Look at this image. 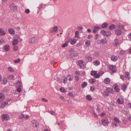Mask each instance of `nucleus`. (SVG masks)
Wrapping results in <instances>:
<instances>
[{
  "mask_svg": "<svg viewBox=\"0 0 131 131\" xmlns=\"http://www.w3.org/2000/svg\"><path fill=\"white\" fill-rule=\"evenodd\" d=\"M25 115L24 114H21L19 117V118L20 119H22L25 117Z\"/></svg>",
  "mask_w": 131,
  "mask_h": 131,
  "instance_id": "nucleus-42",
  "label": "nucleus"
},
{
  "mask_svg": "<svg viewBox=\"0 0 131 131\" xmlns=\"http://www.w3.org/2000/svg\"><path fill=\"white\" fill-rule=\"evenodd\" d=\"M4 48L6 51H8L10 49V47L8 45H6L4 47Z\"/></svg>",
  "mask_w": 131,
  "mask_h": 131,
  "instance_id": "nucleus-22",
  "label": "nucleus"
},
{
  "mask_svg": "<svg viewBox=\"0 0 131 131\" xmlns=\"http://www.w3.org/2000/svg\"><path fill=\"white\" fill-rule=\"evenodd\" d=\"M125 73V77L127 78H128V79H130V78L129 77H128L129 75V73L128 72H126Z\"/></svg>",
  "mask_w": 131,
  "mask_h": 131,
  "instance_id": "nucleus-36",
  "label": "nucleus"
},
{
  "mask_svg": "<svg viewBox=\"0 0 131 131\" xmlns=\"http://www.w3.org/2000/svg\"><path fill=\"white\" fill-rule=\"evenodd\" d=\"M86 99L89 101L91 100L92 99V97L90 96V95H87L86 96Z\"/></svg>",
  "mask_w": 131,
  "mask_h": 131,
  "instance_id": "nucleus-32",
  "label": "nucleus"
},
{
  "mask_svg": "<svg viewBox=\"0 0 131 131\" xmlns=\"http://www.w3.org/2000/svg\"><path fill=\"white\" fill-rule=\"evenodd\" d=\"M14 61L15 63H19L20 62V59H19L18 60H14Z\"/></svg>",
  "mask_w": 131,
  "mask_h": 131,
  "instance_id": "nucleus-60",
  "label": "nucleus"
},
{
  "mask_svg": "<svg viewBox=\"0 0 131 131\" xmlns=\"http://www.w3.org/2000/svg\"><path fill=\"white\" fill-rule=\"evenodd\" d=\"M106 90V91H107L108 93L112 94H113L114 93L113 90L111 88H107Z\"/></svg>",
  "mask_w": 131,
  "mask_h": 131,
  "instance_id": "nucleus-9",
  "label": "nucleus"
},
{
  "mask_svg": "<svg viewBox=\"0 0 131 131\" xmlns=\"http://www.w3.org/2000/svg\"><path fill=\"white\" fill-rule=\"evenodd\" d=\"M25 12L27 14H28L30 12V10L28 9H26L25 11Z\"/></svg>",
  "mask_w": 131,
  "mask_h": 131,
  "instance_id": "nucleus-58",
  "label": "nucleus"
},
{
  "mask_svg": "<svg viewBox=\"0 0 131 131\" xmlns=\"http://www.w3.org/2000/svg\"><path fill=\"white\" fill-rule=\"evenodd\" d=\"M83 62L81 60H79L78 63V66H79L80 67V68H82V65H83Z\"/></svg>",
  "mask_w": 131,
  "mask_h": 131,
  "instance_id": "nucleus-16",
  "label": "nucleus"
},
{
  "mask_svg": "<svg viewBox=\"0 0 131 131\" xmlns=\"http://www.w3.org/2000/svg\"><path fill=\"white\" fill-rule=\"evenodd\" d=\"M8 32L9 33L12 35H14L15 34V31L13 28L9 29Z\"/></svg>",
  "mask_w": 131,
  "mask_h": 131,
  "instance_id": "nucleus-7",
  "label": "nucleus"
},
{
  "mask_svg": "<svg viewBox=\"0 0 131 131\" xmlns=\"http://www.w3.org/2000/svg\"><path fill=\"white\" fill-rule=\"evenodd\" d=\"M119 40L117 39L116 38L114 40L115 44L116 46L118 45L119 44Z\"/></svg>",
  "mask_w": 131,
  "mask_h": 131,
  "instance_id": "nucleus-28",
  "label": "nucleus"
},
{
  "mask_svg": "<svg viewBox=\"0 0 131 131\" xmlns=\"http://www.w3.org/2000/svg\"><path fill=\"white\" fill-rule=\"evenodd\" d=\"M104 72H103L102 74H99L98 73H96L95 76H94L96 78H99L100 77V76L102 75L104 73Z\"/></svg>",
  "mask_w": 131,
  "mask_h": 131,
  "instance_id": "nucleus-27",
  "label": "nucleus"
},
{
  "mask_svg": "<svg viewBox=\"0 0 131 131\" xmlns=\"http://www.w3.org/2000/svg\"><path fill=\"white\" fill-rule=\"evenodd\" d=\"M111 59L114 61H115L117 60V57L113 55L111 57Z\"/></svg>",
  "mask_w": 131,
  "mask_h": 131,
  "instance_id": "nucleus-18",
  "label": "nucleus"
},
{
  "mask_svg": "<svg viewBox=\"0 0 131 131\" xmlns=\"http://www.w3.org/2000/svg\"><path fill=\"white\" fill-rule=\"evenodd\" d=\"M111 35V31H109L108 32L107 31V34L106 36L108 37L110 36Z\"/></svg>",
  "mask_w": 131,
  "mask_h": 131,
  "instance_id": "nucleus-45",
  "label": "nucleus"
},
{
  "mask_svg": "<svg viewBox=\"0 0 131 131\" xmlns=\"http://www.w3.org/2000/svg\"><path fill=\"white\" fill-rule=\"evenodd\" d=\"M120 78L123 80H124L125 77L123 75H121L120 76Z\"/></svg>",
  "mask_w": 131,
  "mask_h": 131,
  "instance_id": "nucleus-63",
  "label": "nucleus"
},
{
  "mask_svg": "<svg viewBox=\"0 0 131 131\" xmlns=\"http://www.w3.org/2000/svg\"><path fill=\"white\" fill-rule=\"evenodd\" d=\"M96 73V71L92 70L91 72V74L92 75L94 76Z\"/></svg>",
  "mask_w": 131,
  "mask_h": 131,
  "instance_id": "nucleus-34",
  "label": "nucleus"
},
{
  "mask_svg": "<svg viewBox=\"0 0 131 131\" xmlns=\"http://www.w3.org/2000/svg\"><path fill=\"white\" fill-rule=\"evenodd\" d=\"M57 79V80L59 82L61 83V82H62V81L61 80L60 78H59L58 77Z\"/></svg>",
  "mask_w": 131,
  "mask_h": 131,
  "instance_id": "nucleus-57",
  "label": "nucleus"
},
{
  "mask_svg": "<svg viewBox=\"0 0 131 131\" xmlns=\"http://www.w3.org/2000/svg\"><path fill=\"white\" fill-rule=\"evenodd\" d=\"M57 30V27H55L53 29V31L56 32Z\"/></svg>",
  "mask_w": 131,
  "mask_h": 131,
  "instance_id": "nucleus-55",
  "label": "nucleus"
},
{
  "mask_svg": "<svg viewBox=\"0 0 131 131\" xmlns=\"http://www.w3.org/2000/svg\"><path fill=\"white\" fill-rule=\"evenodd\" d=\"M75 78L77 81H78L79 80V76H75Z\"/></svg>",
  "mask_w": 131,
  "mask_h": 131,
  "instance_id": "nucleus-62",
  "label": "nucleus"
},
{
  "mask_svg": "<svg viewBox=\"0 0 131 131\" xmlns=\"http://www.w3.org/2000/svg\"><path fill=\"white\" fill-rule=\"evenodd\" d=\"M101 121L102 125L104 126L107 125L109 123V121L107 119H102Z\"/></svg>",
  "mask_w": 131,
  "mask_h": 131,
  "instance_id": "nucleus-3",
  "label": "nucleus"
},
{
  "mask_svg": "<svg viewBox=\"0 0 131 131\" xmlns=\"http://www.w3.org/2000/svg\"><path fill=\"white\" fill-rule=\"evenodd\" d=\"M78 56V54H74V53H71L69 56V57L71 59H73V57H76Z\"/></svg>",
  "mask_w": 131,
  "mask_h": 131,
  "instance_id": "nucleus-17",
  "label": "nucleus"
},
{
  "mask_svg": "<svg viewBox=\"0 0 131 131\" xmlns=\"http://www.w3.org/2000/svg\"><path fill=\"white\" fill-rule=\"evenodd\" d=\"M100 41V42H99L98 43L99 44H101V43L103 44H105L107 42V41L106 39L105 38H104L102 39L100 41L98 40L97 41Z\"/></svg>",
  "mask_w": 131,
  "mask_h": 131,
  "instance_id": "nucleus-6",
  "label": "nucleus"
},
{
  "mask_svg": "<svg viewBox=\"0 0 131 131\" xmlns=\"http://www.w3.org/2000/svg\"><path fill=\"white\" fill-rule=\"evenodd\" d=\"M9 78L10 79L13 80L14 78V76L13 75L11 74L9 76Z\"/></svg>",
  "mask_w": 131,
  "mask_h": 131,
  "instance_id": "nucleus-41",
  "label": "nucleus"
},
{
  "mask_svg": "<svg viewBox=\"0 0 131 131\" xmlns=\"http://www.w3.org/2000/svg\"><path fill=\"white\" fill-rule=\"evenodd\" d=\"M18 42V41L17 39H14L13 42V45L15 46L17 44Z\"/></svg>",
  "mask_w": 131,
  "mask_h": 131,
  "instance_id": "nucleus-23",
  "label": "nucleus"
},
{
  "mask_svg": "<svg viewBox=\"0 0 131 131\" xmlns=\"http://www.w3.org/2000/svg\"><path fill=\"white\" fill-rule=\"evenodd\" d=\"M85 44L87 46H89L90 45V41H86L85 42Z\"/></svg>",
  "mask_w": 131,
  "mask_h": 131,
  "instance_id": "nucleus-35",
  "label": "nucleus"
},
{
  "mask_svg": "<svg viewBox=\"0 0 131 131\" xmlns=\"http://www.w3.org/2000/svg\"><path fill=\"white\" fill-rule=\"evenodd\" d=\"M127 88V87L126 85L125 84H124L122 86V89L125 91V90Z\"/></svg>",
  "mask_w": 131,
  "mask_h": 131,
  "instance_id": "nucleus-37",
  "label": "nucleus"
},
{
  "mask_svg": "<svg viewBox=\"0 0 131 131\" xmlns=\"http://www.w3.org/2000/svg\"><path fill=\"white\" fill-rule=\"evenodd\" d=\"M95 82V80L94 79L92 78L91 79V81H90V83H93Z\"/></svg>",
  "mask_w": 131,
  "mask_h": 131,
  "instance_id": "nucleus-50",
  "label": "nucleus"
},
{
  "mask_svg": "<svg viewBox=\"0 0 131 131\" xmlns=\"http://www.w3.org/2000/svg\"><path fill=\"white\" fill-rule=\"evenodd\" d=\"M103 95L107 97L109 95V93L106 90L103 92Z\"/></svg>",
  "mask_w": 131,
  "mask_h": 131,
  "instance_id": "nucleus-24",
  "label": "nucleus"
},
{
  "mask_svg": "<svg viewBox=\"0 0 131 131\" xmlns=\"http://www.w3.org/2000/svg\"><path fill=\"white\" fill-rule=\"evenodd\" d=\"M3 121H7L10 119L9 116L7 114H3L2 116Z\"/></svg>",
  "mask_w": 131,
  "mask_h": 131,
  "instance_id": "nucleus-1",
  "label": "nucleus"
},
{
  "mask_svg": "<svg viewBox=\"0 0 131 131\" xmlns=\"http://www.w3.org/2000/svg\"><path fill=\"white\" fill-rule=\"evenodd\" d=\"M115 121V122L117 123H119L120 122V121L119 119L117 117H115L114 118Z\"/></svg>",
  "mask_w": 131,
  "mask_h": 131,
  "instance_id": "nucleus-44",
  "label": "nucleus"
},
{
  "mask_svg": "<svg viewBox=\"0 0 131 131\" xmlns=\"http://www.w3.org/2000/svg\"><path fill=\"white\" fill-rule=\"evenodd\" d=\"M94 55L95 57H97L100 55L99 52L98 51H95Z\"/></svg>",
  "mask_w": 131,
  "mask_h": 131,
  "instance_id": "nucleus-33",
  "label": "nucleus"
},
{
  "mask_svg": "<svg viewBox=\"0 0 131 131\" xmlns=\"http://www.w3.org/2000/svg\"><path fill=\"white\" fill-rule=\"evenodd\" d=\"M60 91L64 93L66 91L65 89L63 87L60 88Z\"/></svg>",
  "mask_w": 131,
  "mask_h": 131,
  "instance_id": "nucleus-38",
  "label": "nucleus"
},
{
  "mask_svg": "<svg viewBox=\"0 0 131 131\" xmlns=\"http://www.w3.org/2000/svg\"><path fill=\"white\" fill-rule=\"evenodd\" d=\"M68 45V43L66 42L64 44H63L62 46L63 48H64L66 47Z\"/></svg>",
  "mask_w": 131,
  "mask_h": 131,
  "instance_id": "nucleus-47",
  "label": "nucleus"
},
{
  "mask_svg": "<svg viewBox=\"0 0 131 131\" xmlns=\"http://www.w3.org/2000/svg\"><path fill=\"white\" fill-rule=\"evenodd\" d=\"M6 32L5 31L4 29L2 28H0V35L1 36H3L6 34Z\"/></svg>",
  "mask_w": 131,
  "mask_h": 131,
  "instance_id": "nucleus-12",
  "label": "nucleus"
},
{
  "mask_svg": "<svg viewBox=\"0 0 131 131\" xmlns=\"http://www.w3.org/2000/svg\"><path fill=\"white\" fill-rule=\"evenodd\" d=\"M49 113L51 115H54L55 114V112L54 111H52L49 112Z\"/></svg>",
  "mask_w": 131,
  "mask_h": 131,
  "instance_id": "nucleus-56",
  "label": "nucleus"
},
{
  "mask_svg": "<svg viewBox=\"0 0 131 131\" xmlns=\"http://www.w3.org/2000/svg\"><path fill=\"white\" fill-rule=\"evenodd\" d=\"M116 26L114 24H112L109 27V29L110 30H113L115 28Z\"/></svg>",
  "mask_w": 131,
  "mask_h": 131,
  "instance_id": "nucleus-25",
  "label": "nucleus"
},
{
  "mask_svg": "<svg viewBox=\"0 0 131 131\" xmlns=\"http://www.w3.org/2000/svg\"><path fill=\"white\" fill-rule=\"evenodd\" d=\"M104 81L105 83L108 84L110 82V80L108 78H107L104 79Z\"/></svg>",
  "mask_w": 131,
  "mask_h": 131,
  "instance_id": "nucleus-14",
  "label": "nucleus"
},
{
  "mask_svg": "<svg viewBox=\"0 0 131 131\" xmlns=\"http://www.w3.org/2000/svg\"><path fill=\"white\" fill-rule=\"evenodd\" d=\"M38 41L37 39L35 37H33L30 38L29 40V43H33L35 42Z\"/></svg>",
  "mask_w": 131,
  "mask_h": 131,
  "instance_id": "nucleus-4",
  "label": "nucleus"
},
{
  "mask_svg": "<svg viewBox=\"0 0 131 131\" xmlns=\"http://www.w3.org/2000/svg\"><path fill=\"white\" fill-rule=\"evenodd\" d=\"M8 70L9 71H10L11 72H13L14 71V70L13 69L10 67H9L8 68Z\"/></svg>",
  "mask_w": 131,
  "mask_h": 131,
  "instance_id": "nucleus-40",
  "label": "nucleus"
},
{
  "mask_svg": "<svg viewBox=\"0 0 131 131\" xmlns=\"http://www.w3.org/2000/svg\"><path fill=\"white\" fill-rule=\"evenodd\" d=\"M114 89L115 91L116 92H118L120 91V89L118 88V86L117 85H116L114 88Z\"/></svg>",
  "mask_w": 131,
  "mask_h": 131,
  "instance_id": "nucleus-21",
  "label": "nucleus"
},
{
  "mask_svg": "<svg viewBox=\"0 0 131 131\" xmlns=\"http://www.w3.org/2000/svg\"><path fill=\"white\" fill-rule=\"evenodd\" d=\"M124 27V26L123 25H118V27L121 29H123Z\"/></svg>",
  "mask_w": 131,
  "mask_h": 131,
  "instance_id": "nucleus-53",
  "label": "nucleus"
},
{
  "mask_svg": "<svg viewBox=\"0 0 131 131\" xmlns=\"http://www.w3.org/2000/svg\"><path fill=\"white\" fill-rule=\"evenodd\" d=\"M108 25V23L106 22L103 23L101 26V27L103 28H105L107 27Z\"/></svg>",
  "mask_w": 131,
  "mask_h": 131,
  "instance_id": "nucleus-10",
  "label": "nucleus"
},
{
  "mask_svg": "<svg viewBox=\"0 0 131 131\" xmlns=\"http://www.w3.org/2000/svg\"><path fill=\"white\" fill-rule=\"evenodd\" d=\"M13 49L14 51H16L18 50V47L17 46H14V47Z\"/></svg>",
  "mask_w": 131,
  "mask_h": 131,
  "instance_id": "nucleus-51",
  "label": "nucleus"
},
{
  "mask_svg": "<svg viewBox=\"0 0 131 131\" xmlns=\"http://www.w3.org/2000/svg\"><path fill=\"white\" fill-rule=\"evenodd\" d=\"M7 80L6 79H4L2 81V83L3 84H6L7 82Z\"/></svg>",
  "mask_w": 131,
  "mask_h": 131,
  "instance_id": "nucleus-39",
  "label": "nucleus"
},
{
  "mask_svg": "<svg viewBox=\"0 0 131 131\" xmlns=\"http://www.w3.org/2000/svg\"><path fill=\"white\" fill-rule=\"evenodd\" d=\"M43 7V5L42 4H40L39 7H38V8L40 10L41 9V8H42Z\"/></svg>",
  "mask_w": 131,
  "mask_h": 131,
  "instance_id": "nucleus-54",
  "label": "nucleus"
},
{
  "mask_svg": "<svg viewBox=\"0 0 131 131\" xmlns=\"http://www.w3.org/2000/svg\"><path fill=\"white\" fill-rule=\"evenodd\" d=\"M93 63L94 65L96 66L100 64V62L99 60H95L93 62Z\"/></svg>",
  "mask_w": 131,
  "mask_h": 131,
  "instance_id": "nucleus-15",
  "label": "nucleus"
},
{
  "mask_svg": "<svg viewBox=\"0 0 131 131\" xmlns=\"http://www.w3.org/2000/svg\"><path fill=\"white\" fill-rule=\"evenodd\" d=\"M86 60L88 62L91 61L92 59V58L91 55L89 54H87L86 56Z\"/></svg>",
  "mask_w": 131,
  "mask_h": 131,
  "instance_id": "nucleus-5",
  "label": "nucleus"
},
{
  "mask_svg": "<svg viewBox=\"0 0 131 131\" xmlns=\"http://www.w3.org/2000/svg\"><path fill=\"white\" fill-rule=\"evenodd\" d=\"M104 36H106L107 34V31L105 30H102L100 32Z\"/></svg>",
  "mask_w": 131,
  "mask_h": 131,
  "instance_id": "nucleus-29",
  "label": "nucleus"
},
{
  "mask_svg": "<svg viewBox=\"0 0 131 131\" xmlns=\"http://www.w3.org/2000/svg\"><path fill=\"white\" fill-rule=\"evenodd\" d=\"M9 7L10 8L11 10L14 12L16 11L17 8V6L14 4H12L11 5H10Z\"/></svg>",
  "mask_w": 131,
  "mask_h": 131,
  "instance_id": "nucleus-2",
  "label": "nucleus"
},
{
  "mask_svg": "<svg viewBox=\"0 0 131 131\" xmlns=\"http://www.w3.org/2000/svg\"><path fill=\"white\" fill-rule=\"evenodd\" d=\"M68 95L70 96H73V94L72 92H70L68 93Z\"/></svg>",
  "mask_w": 131,
  "mask_h": 131,
  "instance_id": "nucleus-49",
  "label": "nucleus"
},
{
  "mask_svg": "<svg viewBox=\"0 0 131 131\" xmlns=\"http://www.w3.org/2000/svg\"><path fill=\"white\" fill-rule=\"evenodd\" d=\"M87 84L88 83L86 82H83L81 84L82 87L83 88H84L87 85Z\"/></svg>",
  "mask_w": 131,
  "mask_h": 131,
  "instance_id": "nucleus-26",
  "label": "nucleus"
},
{
  "mask_svg": "<svg viewBox=\"0 0 131 131\" xmlns=\"http://www.w3.org/2000/svg\"><path fill=\"white\" fill-rule=\"evenodd\" d=\"M117 101L118 103L120 104H122L123 103V100H121L119 98L117 99Z\"/></svg>",
  "mask_w": 131,
  "mask_h": 131,
  "instance_id": "nucleus-31",
  "label": "nucleus"
},
{
  "mask_svg": "<svg viewBox=\"0 0 131 131\" xmlns=\"http://www.w3.org/2000/svg\"><path fill=\"white\" fill-rule=\"evenodd\" d=\"M116 68V67L113 65H110L109 66V69L111 70H113L115 69Z\"/></svg>",
  "mask_w": 131,
  "mask_h": 131,
  "instance_id": "nucleus-19",
  "label": "nucleus"
},
{
  "mask_svg": "<svg viewBox=\"0 0 131 131\" xmlns=\"http://www.w3.org/2000/svg\"><path fill=\"white\" fill-rule=\"evenodd\" d=\"M78 29L79 30H81L83 29V28L80 26H78L77 27Z\"/></svg>",
  "mask_w": 131,
  "mask_h": 131,
  "instance_id": "nucleus-59",
  "label": "nucleus"
},
{
  "mask_svg": "<svg viewBox=\"0 0 131 131\" xmlns=\"http://www.w3.org/2000/svg\"><path fill=\"white\" fill-rule=\"evenodd\" d=\"M5 95L3 93H0V101H3L4 99Z\"/></svg>",
  "mask_w": 131,
  "mask_h": 131,
  "instance_id": "nucleus-13",
  "label": "nucleus"
},
{
  "mask_svg": "<svg viewBox=\"0 0 131 131\" xmlns=\"http://www.w3.org/2000/svg\"><path fill=\"white\" fill-rule=\"evenodd\" d=\"M58 124L59 125H64V122H60L58 123Z\"/></svg>",
  "mask_w": 131,
  "mask_h": 131,
  "instance_id": "nucleus-61",
  "label": "nucleus"
},
{
  "mask_svg": "<svg viewBox=\"0 0 131 131\" xmlns=\"http://www.w3.org/2000/svg\"><path fill=\"white\" fill-rule=\"evenodd\" d=\"M78 31H76L75 33V37L77 38H79V33Z\"/></svg>",
  "mask_w": 131,
  "mask_h": 131,
  "instance_id": "nucleus-30",
  "label": "nucleus"
},
{
  "mask_svg": "<svg viewBox=\"0 0 131 131\" xmlns=\"http://www.w3.org/2000/svg\"><path fill=\"white\" fill-rule=\"evenodd\" d=\"M39 125V123L37 121H35V122L33 123L32 126L34 127H37Z\"/></svg>",
  "mask_w": 131,
  "mask_h": 131,
  "instance_id": "nucleus-20",
  "label": "nucleus"
},
{
  "mask_svg": "<svg viewBox=\"0 0 131 131\" xmlns=\"http://www.w3.org/2000/svg\"><path fill=\"white\" fill-rule=\"evenodd\" d=\"M76 41L75 40L73 39L72 40L71 42L70 43L72 45H73L75 44L76 43Z\"/></svg>",
  "mask_w": 131,
  "mask_h": 131,
  "instance_id": "nucleus-43",
  "label": "nucleus"
},
{
  "mask_svg": "<svg viewBox=\"0 0 131 131\" xmlns=\"http://www.w3.org/2000/svg\"><path fill=\"white\" fill-rule=\"evenodd\" d=\"M8 104L7 102H4L3 103H2L1 105H0V107L1 108H3L6 105Z\"/></svg>",
  "mask_w": 131,
  "mask_h": 131,
  "instance_id": "nucleus-8",
  "label": "nucleus"
},
{
  "mask_svg": "<svg viewBox=\"0 0 131 131\" xmlns=\"http://www.w3.org/2000/svg\"><path fill=\"white\" fill-rule=\"evenodd\" d=\"M115 32L116 34L118 36L120 35L122 33V31L118 29L116 30L115 31Z\"/></svg>",
  "mask_w": 131,
  "mask_h": 131,
  "instance_id": "nucleus-11",
  "label": "nucleus"
},
{
  "mask_svg": "<svg viewBox=\"0 0 131 131\" xmlns=\"http://www.w3.org/2000/svg\"><path fill=\"white\" fill-rule=\"evenodd\" d=\"M93 32L94 34L97 33L98 32L97 31V30H95V29H94L93 30Z\"/></svg>",
  "mask_w": 131,
  "mask_h": 131,
  "instance_id": "nucleus-64",
  "label": "nucleus"
},
{
  "mask_svg": "<svg viewBox=\"0 0 131 131\" xmlns=\"http://www.w3.org/2000/svg\"><path fill=\"white\" fill-rule=\"evenodd\" d=\"M75 52V50L74 49H71L70 51V53H73Z\"/></svg>",
  "mask_w": 131,
  "mask_h": 131,
  "instance_id": "nucleus-52",
  "label": "nucleus"
},
{
  "mask_svg": "<svg viewBox=\"0 0 131 131\" xmlns=\"http://www.w3.org/2000/svg\"><path fill=\"white\" fill-rule=\"evenodd\" d=\"M93 28L94 29L96 30L100 29V28L99 27L96 26H94Z\"/></svg>",
  "mask_w": 131,
  "mask_h": 131,
  "instance_id": "nucleus-48",
  "label": "nucleus"
},
{
  "mask_svg": "<svg viewBox=\"0 0 131 131\" xmlns=\"http://www.w3.org/2000/svg\"><path fill=\"white\" fill-rule=\"evenodd\" d=\"M17 91L19 92H20L21 91V89L20 88V86H18L17 89Z\"/></svg>",
  "mask_w": 131,
  "mask_h": 131,
  "instance_id": "nucleus-46",
  "label": "nucleus"
}]
</instances>
